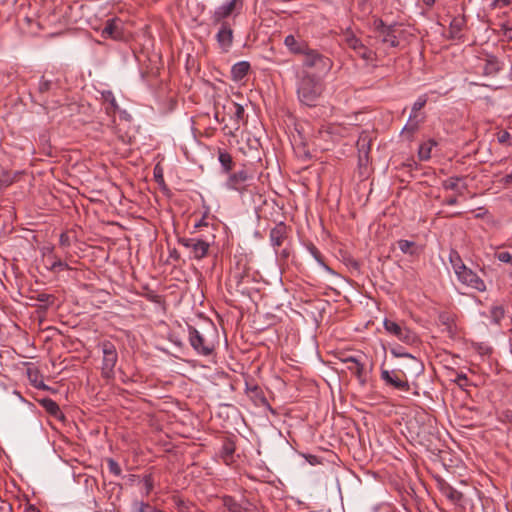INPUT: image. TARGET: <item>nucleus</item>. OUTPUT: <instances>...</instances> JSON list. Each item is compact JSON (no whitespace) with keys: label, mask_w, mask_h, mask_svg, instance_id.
I'll return each instance as SVG.
<instances>
[{"label":"nucleus","mask_w":512,"mask_h":512,"mask_svg":"<svg viewBox=\"0 0 512 512\" xmlns=\"http://www.w3.org/2000/svg\"><path fill=\"white\" fill-rule=\"evenodd\" d=\"M324 91V84L315 75L302 72L297 81V97L300 103L315 107Z\"/></svg>","instance_id":"nucleus-1"},{"label":"nucleus","mask_w":512,"mask_h":512,"mask_svg":"<svg viewBox=\"0 0 512 512\" xmlns=\"http://www.w3.org/2000/svg\"><path fill=\"white\" fill-rule=\"evenodd\" d=\"M215 328L204 332L193 326H188V340L195 352L201 356H210L215 350V343L211 336L216 335Z\"/></svg>","instance_id":"nucleus-2"},{"label":"nucleus","mask_w":512,"mask_h":512,"mask_svg":"<svg viewBox=\"0 0 512 512\" xmlns=\"http://www.w3.org/2000/svg\"><path fill=\"white\" fill-rule=\"evenodd\" d=\"M102 350V367L101 374L103 378L111 379L114 376V368L118 361V353L115 345L110 341H103L100 343Z\"/></svg>","instance_id":"nucleus-3"},{"label":"nucleus","mask_w":512,"mask_h":512,"mask_svg":"<svg viewBox=\"0 0 512 512\" xmlns=\"http://www.w3.org/2000/svg\"><path fill=\"white\" fill-rule=\"evenodd\" d=\"M178 243L182 245L189 253L190 258L201 260L207 256L210 242L198 237H179Z\"/></svg>","instance_id":"nucleus-4"},{"label":"nucleus","mask_w":512,"mask_h":512,"mask_svg":"<svg viewBox=\"0 0 512 512\" xmlns=\"http://www.w3.org/2000/svg\"><path fill=\"white\" fill-rule=\"evenodd\" d=\"M302 56L303 66L306 68H315L319 71H329L332 68V61L315 49L309 47Z\"/></svg>","instance_id":"nucleus-5"},{"label":"nucleus","mask_w":512,"mask_h":512,"mask_svg":"<svg viewBox=\"0 0 512 512\" xmlns=\"http://www.w3.org/2000/svg\"><path fill=\"white\" fill-rule=\"evenodd\" d=\"M252 178L253 176L249 174L247 170L242 169L229 173L225 186L229 190H234L243 194L247 191L248 182L252 180Z\"/></svg>","instance_id":"nucleus-6"},{"label":"nucleus","mask_w":512,"mask_h":512,"mask_svg":"<svg viewBox=\"0 0 512 512\" xmlns=\"http://www.w3.org/2000/svg\"><path fill=\"white\" fill-rule=\"evenodd\" d=\"M383 325L389 334L397 337L404 343L411 344L416 340V335L410 329L401 326L395 321L385 319Z\"/></svg>","instance_id":"nucleus-7"},{"label":"nucleus","mask_w":512,"mask_h":512,"mask_svg":"<svg viewBox=\"0 0 512 512\" xmlns=\"http://www.w3.org/2000/svg\"><path fill=\"white\" fill-rule=\"evenodd\" d=\"M457 279L464 285L471 287L479 292H484L486 290V285L484 281L470 268L465 267L457 274Z\"/></svg>","instance_id":"nucleus-8"},{"label":"nucleus","mask_w":512,"mask_h":512,"mask_svg":"<svg viewBox=\"0 0 512 512\" xmlns=\"http://www.w3.org/2000/svg\"><path fill=\"white\" fill-rule=\"evenodd\" d=\"M242 0H231L221 6H219L212 15V21L214 23H220L225 18L232 15L234 12H239L242 8Z\"/></svg>","instance_id":"nucleus-9"},{"label":"nucleus","mask_w":512,"mask_h":512,"mask_svg":"<svg viewBox=\"0 0 512 512\" xmlns=\"http://www.w3.org/2000/svg\"><path fill=\"white\" fill-rule=\"evenodd\" d=\"M427 103V96L421 95L417 98L412 106V111L408 119V123L405 125L403 131L407 130L411 133L415 132L418 127L420 120L417 119V112L421 110Z\"/></svg>","instance_id":"nucleus-10"},{"label":"nucleus","mask_w":512,"mask_h":512,"mask_svg":"<svg viewBox=\"0 0 512 512\" xmlns=\"http://www.w3.org/2000/svg\"><path fill=\"white\" fill-rule=\"evenodd\" d=\"M217 43L222 52H228L233 43V30L227 22H222L221 27L216 34Z\"/></svg>","instance_id":"nucleus-11"},{"label":"nucleus","mask_w":512,"mask_h":512,"mask_svg":"<svg viewBox=\"0 0 512 512\" xmlns=\"http://www.w3.org/2000/svg\"><path fill=\"white\" fill-rule=\"evenodd\" d=\"M222 505L225 512H252V504L249 501L246 500L241 503L229 495L222 497Z\"/></svg>","instance_id":"nucleus-12"},{"label":"nucleus","mask_w":512,"mask_h":512,"mask_svg":"<svg viewBox=\"0 0 512 512\" xmlns=\"http://www.w3.org/2000/svg\"><path fill=\"white\" fill-rule=\"evenodd\" d=\"M284 45L290 53L295 55H302L310 47L306 41L301 38H296L292 34L285 37Z\"/></svg>","instance_id":"nucleus-13"},{"label":"nucleus","mask_w":512,"mask_h":512,"mask_svg":"<svg viewBox=\"0 0 512 512\" xmlns=\"http://www.w3.org/2000/svg\"><path fill=\"white\" fill-rule=\"evenodd\" d=\"M287 226L284 222H279L274 228L270 231V243L275 250L281 247L284 241L287 238Z\"/></svg>","instance_id":"nucleus-14"},{"label":"nucleus","mask_w":512,"mask_h":512,"mask_svg":"<svg viewBox=\"0 0 512 512\" xmlns=\"http://www.w3.org/2000/svg\"><path fill=\"white\" fill-rule=\"evenodd\" d=\"M381 379L387 384L400 391H408L410 389L409 383L406 380H402L398 377L395 372L388 370H382Z\"/></svg>","instance_id":"nucleus-15"},{"label":"nucleus","mask_w":512,"mask_h":512,"mask_svg":"<svg viewBox=\"0 0 512 512\" xmlns=\"http://www.w3.org/2000/svg\"><path fill=\"white\" fill-rule=\"evenodd\" d=\"M102 36L104 38H112L115 40L121 39L123 36L121 21L117 18L108 19L102 30Z\"/></svg>","instance_id":"nucleus-16"},{"label":"nucleus","mask_w":512,"mask_h":512,"mask_svg":"<svg viewBox=\"0 0 512 512\" xmlns=\"http://www.w3.org/2000/svg\"><path fill=\"white\" fill-rule=\"evenodd\" d=\"M343 362L347 369L354 374L361 383H365L364 364L357 357H346Z\"/></svg>","instance_id":"nucleus-17"},{"label":"nucleus","mask_w":512,"mask_h":512,"mask_svg":"<svg viewBox=\"0 0 512 512\" xmlns=\"http://www.w3.org/2000/svg\"><path fill=\"white\" fill-rule=\"evenodd\" d=\"M380 35L382 36V42L388 44L391 47H397L399 45L398 38L395 34L394 26H386L381 21L379 27Z\"/></svg>","instance_id":"nucleus-18"},{"label":"nucleus","mask_w":512,"mask_h":512,"mask_svg":"<svg viewBox=\"0 0 512 512\" xmlns=\"http://www.w3.org/2000/svg\"><path fill=\"white\" fill-rule=\"evenodd\" d=\"M440 491L453 504H459L463 500V494L446 482L440 483Z\"/></svg>","instance_id":"nucleus-19"},{"label":"nucleus","mask_w":512,"mask_h":512,"mask_svg":"<svg viewBox=\"0 0 512 512\" xmlns=\"http://www.w3.org/2000/svg\"><path fill=\"white\" fill-rule=\"evenodd\" d=\"M39 404L45 409V411L51 416L62 419L64 418L63 413L60 410L59 405L51 398H43L39 400Z\"/></svg>","instance_id":"nucleus-20"},{"label":"nucleus","mask_w":512,"mask_h":512,"mask_svg":"<svg viewBox=\"0 0 512 512\" xmlns=\"http://www.w3.org/2000/svg\"><path fill=\"white\" fill-rule=\"evenodd\" d=\"M101 97L105 103H108L109 106L106 107V113L108 115L114 116L115 113L119 110V105L116 101V98L112 91L104 90L101 92Z\"/></svg>","instance_id":"nucleus-21"},{"label":"nucleus","mask_w":512,"mask_h":512,"mask_svg":"<svg viewBox=\"0 0 512 512\" xmlns=\"http://www.w3.org/2000/svg\"><path fill=\"white\" fill-rule=\"evenodd\" d=\"M226 108L232 113L231 119L234 121L236 128H238L240 121L244 118L243 106L234 101H229L228 105L224 106V109Z\"/></svg>","instance_id":"nucleus-22"},{"label":"nucleus","mask_w":512,"mask_h":512,"mask_svg":"<svg viewBox=\"0 0 512 512\" xmlns=\"http://www.w3.org/2000/svg\"><path fill=\"white\" fill-rule=\"evenodd\" d=\"M27 376L30 383L37 389L49 390V387L43 382L42 375L37 368H28Z\"/></svg>","instance_id":"nucleus-23"},{"label":"nucleus","mask_w":512,"mask_h":512,"mask_svg":"<svg viewBox=\"0 0 512 512\" xmlns=\"http://www.w3.org/2000/svg\"><path fill=\"white\" fill-rule=\"evenodd\" d=\"M250 64L247 61L235 63L231 68L232 78L235 81L242 80L249 72Z\"/></svg>","instance_id":"nucleus-24"},{"label":"nucleus","mask_w":512,"mask_h":512,"mask_svg":"<svg viewBox=\"0 0 512 512\" xmlns=\"http://www.w3.org/2000/svg\"><path fill=\"white\" fill-rule=\"evenodd\" d=\"M246 393L254 400L256 404H267V400L258 385H250L249 383H246Z\"/></svg>","instance_id":"nucleus-25"},{"label":"nucleus","mask_w":512,"mask_h":512,"mask_svg":"<svg viewBox=\"0 0 512 512\" xmlns=\"http://www.w3.org/2000/svg\"><path fill=\"white\" fill-rule=\"evenodd\" d=\"M397 245L402 253L410 256L418 255L420 252L418 245L414 241L400 239L397 241Z\"/></svg>","instance_id":"nucleus-26"},{"label":"nucleus","mask_w":512,"mask_h":512,"mask_svg":"<svg viewBox=\"0 0 512 512\" xmlns=\"http://www.w3.org/2000/svg\"><path fill=\"white\" fill-rule=\"evenodd\" d=\"M53 247L47 248L49 255L47 256L48 259L51 261L50 269L52 271H61V270H68L70 269L69 265L62 261L58 256L53 254Z\"/></svg>","instance_id":"nucleus-27"},{"label":"nucleus","mask_w":512,"mask_h":512,"mask_svg":"<svg viewBox=\"0 0 512 512\" xmlns=\"http://www.w3.org/2000/svg\"><path fill=\"white\" fill-rule=\"evenodd\" d=\"M464 25L465 20L463 18H454L449 26V37L451 39H459Z\"/></svg>","instance_id":"nucleus-28"},{"label":"nucleus","mask_w":512,"mask_h":512,"mask_svg":"<svg viewBox=\"0 0 512 512\" xmlns=\"http://www.w3.org/2000/svg\"><path fill=\"white\" fill-rule=\"evenodd\" d=\"M218 160L222 166L224 173H230L233 168V159L230 153L225 150H219Z\"/></svg>","instance_id":"nucleus-29"},{"label":"nucleus","mask_w":512,"mask_h":512,"mask_svg":"<svg viewBox=\"0 0 512 512\" xmlns=\"http://www.w3.org/2000/svg\"><path fill=\"white\" fill-rule=\"evenodd\" d=\"M500 70V64L496 57L490 56L486 59L483 66V73L485 75H494Z\"/></svg>","instance_id":"nucleus-30"},{"label":"nucleus","mask_w":512,"mask_h":512,"mask_svg":"<svg viewBox=\"0 0 512 512\" xmlns=\"http://www.w3.org/2000/svg\"><path fill=\"white\" fill-rule=\"evenodd\" d=\"M436 145V142L434 140H428L427 142H424L420 145L418 156L420 160L426 161L430 159L431 157V150Z\"/></svg>","instance_id":"nucleus-31"},{"label":"nucleus","mask_w":512,"mask_h":512,"mask_svg":"<svg viewBox=\"0 0 512 512\" xmlns=\"http://www.w3.org/2000/svg\"><path fill=\"white\" fill-rule=\"evenodd\" d=\"M449 261H450V263H451V265H452V268H453V270H454L455 274H457V273H458L459 271H461L463 268L467 267V266L463 263V261H462V259H461L460 255H459V253H458L457 251H455V250H451V251H450V254H449Z\"/></svg>","instance_id":"nucleus-32"},{"label":"nucleus","mask_w":512,"mask_h":512,"mask_svg":"<svg viewBox=\"0 0 512 512\" xmlns=\"http://www.w3.org/2000/svg\"><path fill=\"white\" fill-rule=\"evenodd\" d=\"M346 45L353 49L355 52L361 48L363 45L362 41L358 39L352 32L345 33L344 39Z\"/></svg>","instance_id":"nucleus-33"},{"label":"nucleus","mask_w":512,"mask_h":512,"mask_svg":"<svg viewBox=\"0 0 512 512\" xmlns=\"http://www.w3.org/2000/svg\"><path fill=\"white\" fill-rule=\"evenodd\" d=\"M461 180H462V178H460V177H450L443 181L442 187L445 190H453V191H457L459 194H461L462 192L460 191V186H459V182Z\"/></svg>","instance_id":"nucleus-34"},{"label":"nucleus","mask_w":512,"mask_h":512,"mask_svg":"<svg viewBox=\"0 0 512 512\" xmlns=\"http://www.w3.org/2000/svg\"><path fill=\"white\" fill-rule=\"evenodd\" d=\"M157 508L151 506L149 503L143 501H134L133 502V511L134 512H156Z\"/></svg>","instance_id":"nucleus-35"},{"label":"nucleus","mask_w":512,"mask_h":512,"mask_svg":"<svg viewBox=\"0 0 512 512\" xmlns=\"http://www.w3.org/2000/svg\"><path fill=\"white\" fill-rule=\"evenodd\" d=\"M497 140L502 145L512 146V134L508 131H499L497 133Z\"/></svg>","instance_id":"nucleus-36"},{"label":"nucleus","mask_w":512,"mask_h":512,"mask_svg":"<svg viewBox=\"0 0 512 512\" xmlns=\"http://www.w3.org/2000/svg\"><path fill=\"white\" fill-rule=\"evenodd\" d=\"M53 82L51 80L46 79L45 77H41L38 84V92L40 94H44L52 89Z\"/></svg>","instance_id":"nucleus-37"},{"label":"nucleus","mask_w":512,"mask_h":512,"mask_svg":"<svg viewBox=\"0 0 512 512\" xmlns=\"http://www.w3.org/2000/svg\"><path fill=\"white\" fill-rule=\"evenodd\" d=\"M494 257L500 262L510 264L512 270V254L506 251H498L495 252Z\"/></svg>","instance_id":"nucleus-38"},{"label":"nucleus","mask_w":512,"mask_h":512,"mask_svg":"<svg viewBox=\"0 0 512 512\" xmlns=\"http://www.w3.org/2000/svg\"><path fill=\"white\" fill-rule=\"evenodd\" d=\"M357 55L363 58L364 60H373L374 53L372 50L368 49L364 44L361 46L359 50L356 51Z\"/></svg>","instance_id":"nucleus-39"},{"label":"nucleus","mask_w":512,"mask_h":512,"mask_svg":"<svg viewBox=\"0 0 512 512\" xmlns=\"http://www.w3.org/2000/svg\"><path fill=\"white\" fill-rule=\"evenodd\" d=\"M145 495L148 496L154 487V479L151 474L145 475L143 478Z\"/></svg>","instance_id":"nucleus-40"},{"label":"nucleus","mask_w":512,"mask_h":512,"mask_svg":"<svg viewBox=\"0 0 512 512\" xmlns=\"http://www.w3.org/2000/svg\"><path fill=\"white\" fill-rule=\"evenodd\" d=\"M235 451V446L232 442L224 443L222 447V455L225 459L232 457Z\"/></svg>","instance_id":"nucleus-41"},{"label":"nucleus","mask_w":512,"mask_h":512,"mask_svg":"<svg viewBox=\"0 0 512 512\" xmlns=\"http://www.w3.org/2000/svg\"><path fill=\"white\" fill-rule=\"evenodd\" d=\"M504 308L502 306H495L491 310L492 317L499 322L504 317Z\"/></svg>","instance_id":"nucleus-42"},{"label":"nucleus","mask_w":512,"mask_h":512,"mask_svg":"<svg viewBox=\"0 0 512 512\" xmlns=\"http://www.w3.org/2000/svg\"><path fill=\"white\" fill-rule=\"evenodd\" d=\"M108 468L109 471L116 476H119L121 474V468L119 464L113 459L108 460Z\"/></svg>","instance_id":"nucleus-43"},{"label":"nucleus","mask_w":512,"mask_h":512,"mask_svg":"<svg viewBox=\"0 0 512 512\" xmlns=\"http://www.w3.org/2000/svg\"><path fill=\"white\" fill-rule=\"evenodd\" d=\"M59 245L61 248H68L71 245L70 237L68 233L63 232L60 234L59 237Z\"/></svg>","instance_id":"nucleus-44"},{"label":"nucleus","mask_w":512,"mask_h":512,"mask_svg":"<svg viewBox=\"0 0 512 512\" xmlns=\"http://www.w3.org/2000/svg\"><path fill=\"white\" fill-rule=\"evenodd\" d=\"M454 381L461 388L468 385V378L464 373H458Z\"/></svg>","instance_id":"nucleus-45"},{"label":"nucleus","mask_w":512,"mask_h":512,"mask_svg":"<svg viewBox=\"0 0 512 512\" xmlns=\"http://www.w3.org/2000/svg\"><path fill=\"white\" fill-rule=\"evenodd\" d=\"M393 354L396 355V356H402V357H409L411 359H413L414 361H416L417 363V366H418V370L421 371L422 370V364L419 363L412 355L408 354V353H397L395 350H392Z\"/></svg>","instance_id":"nucleus-46"},{"label":"nucleus","mask_w":512,"mask_h":512,"mask_svg":"<svg viewBox=\"0 0 512 512\" xmlns=\"http://www.w3.org/2000/svg\"><path fill=\"white\" fill-rule=\"evenodd\" d=\"M11 184V181L9 180V177L7 175H4L3 178H0V190L9 186Z\"/></svg>","instance_id":"nucleus-47"},{"label":"nucleus","mask_w":512,"mask_h":512,"mask_svg":"<svg viewBox=\"0 0 512 512\" xmlns=\"http://www.w3.org/2000/svg\"><path fill=\"white\" fill-rule=\"evenodd\" d=\"M509 4V0H494L492 5L494 7H499V8H502V7H505Z\"/></svg>","instance_id":"nucleus-48"},{"label":"nucleus","mask_w":512,"mask_h":512,"mask_svg":"<svg viewBox=\"0 0 512 512\" xmlns=\"http://www.w3.org/2000/svg\"><path fill=\"white\" fill-rule=\"evenodd\" d=\"M205 218H206V216L204 215L197 223H195L194 227L197 229V228H201L203 226H207L208 223L206 222Z\"/></svg>","instance_id":"nucleus-49"},{"label":"nucleus","mask_w":512,"mask_h":512,"mask_svg":"<svg viewBox=\"0 0 512 512\" xmlns=\"http://www.w3.org/2000/svg\"><path fill=\"white\" fill-rule=\"evenodd\" d=\"M501 182L504 185H509L512 183V172L510 174H507L505 177L502 178Z\"/></svg>","instance_id":"nucleus-50"},{"label":"nucleus","mask_w":512,"mask_h":512,"mask_svg":"<svg viewBox=\"0 0 512 512\" xmlns=\"http://www.w3.org/2000/svg\"><path fill=\"white\" fill-rule=\"evenodd\" d=\"M25 512H40V510L35 505L28 504L25 507Z\"/></svg>","instance_id":"nucleus-51"},{"label":"nucleus","mask_w":512,"mask_h":512,"mask_svg":"<svg viewBox=\"0 0 512 512\" xmlns=\"http://www.w3.org/2000/svg\"><path fill=\"white\" fill-rule=\"evenodd\" d=\"M446 205L453 206L457 204V198L456 197H450L445 201Z\"/></svg>","instance_id":"nucleus-52"},{"label":"nucleus","mask_w":512,"mask_h":512,"mask_svg":"<svg viewBox=\"0 0 512 512\" xmlns=\"http://www.w3.org/2000/svg\"><path fill=\"white\" fill-rule=\"evenodd\" d=\"M118 111L120 112L121 118H124L126 120H130L131 119V116L125 110L120 111V109H119Z\"/></svg>","instance_id":"nucleus-53"},{"label":"nucleus","mask_w":512,"mask_h":512,"mask_svg":"<svg viewBox=\"0 0 512 512\" xmlns=\"http://www.w3.org/2000/svg\"><path fill=\"white\" fill-rule=\"evenodd\" d=\"M215 119H216L217 121H220V120H219V112H218V111L215 113Z\"/></svg>","instance_id":"nucleus-54"},{"label":"nucleus","mask_w":512,"mask_h":512,"mask_svg":"<svg viewBox=\"0 0 512 512\" xmlns=\"http://www.w3.org/2000/svg\"><path fill=\"white\" fill-rule=\"evenodd\" d=\"M172 257H175V258H178V255L176 253V251H174L172 254H171Z\"/></svg>","instance_id":"nucleus-55"},{"label":"nucleus","mask_w":512,"mask_h":512,"mask_svg":"<svg viewBox=\"0 0 512 512\" xmlns=\"http://www.w3.org/2000/svg\"><path fill=\"white\" fill-rule=\"evenodd\" d=\"M154 176H159V178H162V175H159V173H154Z\"/></svg>","instance_id":"nucleus-56"},{"label":"nucleus","mask_w":512,"mask_h":512,"mask_svg":"<svg viewBox=\"0 0 512 512\" xmlns=\"http://www.w3.org/2000/svg\"><path fill=\"white\" fill-rule=\"evenodd\" d=\"M154 176H159V178H162V175H159V173H154Z\"/></svg>","instance_id":"nucleus-57"},{"label":"nucleus","mask_w":512,"mask_h":512,"mask_svg":"<svg viewBox=\"0 0 512 512\" xmlns=\"http://www.w3.org/2000/svg\"><path fill=\"white\" fill-rule=\"evenodd\" d=\"M154 176H159V178H162V175H159V173H154Z\"/></svg>","instance_id":"nucleus-58"},{"label":"nucleus","mask_w":512,"mask_h":512,"mask_svg":"<svg viewBox=\"0 0 512 512\" xmlns=\"http://www.w3.org/2000/svg\"><path fill=\"white\" fill-rule=\"evenodd\" d=\"M510 333H511L510 342H511V344H512V328L510 329Z\"/></svg>","instance_id":"nucleus-59"},{"label":"nucleus","mask_w":512,"mask_h":512,"mask_svg":"<svg viewBox=\"0 0 512 512\" xmlns=\"http://www.w3.org/2000/svg\"><path fill=\"white\" fill-rule=\"evenodd\" d=\"M509 277L512 279V270L509 271Z\"/></svg>","instance_id":"nucleus-60"}]
</instances>
